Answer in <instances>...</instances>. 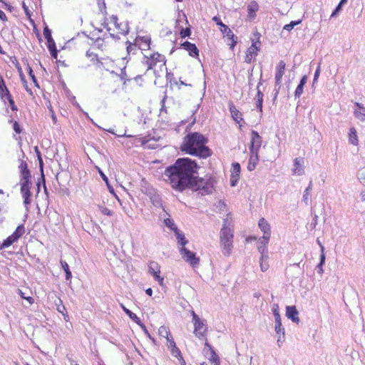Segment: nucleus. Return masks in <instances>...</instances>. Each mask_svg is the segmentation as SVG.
Listing matches in <instances>:
<instances>
[{"instance_id": "obj_1", "label": "nucleus", "mask_w": 365, "mask_h": 365, "mask_svg": "<svg viewBox=\"0 0 365 365\" xmlns=\"http://www.w3.org/2000/svg\"><path fill=\"white\" fill-rule=\"evenodd\" d=\"M197 165L189 158H179L175 163L168 167L164 172V177L172 188L182 192L187 189L193 180V175L197 173Z\"/></svg>"}, {"instance_id": "obj_2", "label": "nucleus", "mask_w": 365, "mask_h": 365, "mask_svg": "<svg viewBox=\"0 0 365 365\" xmlns=\"http://www.w3.org/2000/svg\"><path fill=\"white\" fill-rule=\"evenodd\" d=\"M207 139L202 134L195 132L187 135L183 142V150L192 155L206 158L211 155L210 149L205 145Z\"/></svg>"}, {"instance_id": "obj_3", "label": "nucleus", "mask_w": 365, "mask_h": 365, "mask_svg": "<svg viewBox=\"0 0 365 365\" xmlns=\"http://www.w3.org/2000/svg\"><path fill=\"white\" fill-rule=\"evenodd\" d=\"M233 229L232 228L231 221L228 218L223 220L222 227L220 232V245L222 254L228 257L232 252L233 248Z\"/></svg>"}, {"instance_id": "obj_4", "label": "nucleus", "mask_w": 365, "mask_h": 365, "mask_svg": "<svg viewBox=\"0 0 365 365\" xmlns=\"http://www.w3.org/2000/svg\"><path fill=\"white\" fill-rule=\"evenodd\" d=\"M215 182L216 181L212 177L198 178L195 175H193V180H192L190 185L187 188L194 191H199L202 195H209L214 191Z\"/></svg>"}, {"instance_id": "obj_5", "label": "nucleus", "mask_w": 365, "mask_h": 365, "mask_svg": "<svg viewBox=\"0 0 365 365\" xmlns=\"http://www.w3.org/2000/svg\"><path fill=\"white\" fill-rule=\"evenodd\" d=\"M192 322L194 324V334L198 338L204 337L207 331L205 321L202 320L195 312H192Z\"/></svg>"}, {"instance_id": "obj_6", "label": "nucleus", "mask_w": 365, "mask_h": 365, "mask_svg": "<svg viewBox=\"0 0 365 365\" xmlns=\"http://www.w3.org/2000/svg\"><path fill=\"white\" fill-rule=\"evenodd\" d=\"M165 63V58L158 53L150 54V56H145L142 63L147 66V71L152 69L158 63Z\"/></svg>"}, {"instance_id": "obj_7", "label": "nucleus", "mask_w": 365, "mask_h": 365, "mask_svg": "<svg viewBox=\"0 0 365 365\" xmlns=\"http://www.w3.org/2000/svg\"><path fill=\"white\" fill-rule=\"evenodd\" d=\"M21 193L24 198V204L26 207V209L28 210V206L31 204V193L30 192V185L31 181L29 180H21Z\"/></svg>"}, {"instance_id": "obj_8", "label": "nucleus", "mask_w": 365, "mask_h": 365, "mask_svg": "<svg viewBox=\"0 0 365 365\" xmlns=\"http://www.w3.org/2000/svg\"><path fill=\"white\" fill-rule=\"evenodd\" d=\"M285 63L283 61H280L277 66H276V73H275V85H274V98H277L279 91L281 88L282 79V76L284 74L285 71Z\"/></svg>"}, {"instance_id": "obj_9", "label": "nucleus", "mask_w": 365, "mask_h": 365, "mask_svg": "<svg viewBox=\"0 0 365 365\" xmlns=\"http://www.w3.org/2000/svg\"><path fill=\"white\" fill-rule=\"evenodd\" d=\"M180 253L182 258L192 267H195L199 264L200 258L196 257V253L188 250L185 247L180 249Z\"/></svg>"}, {"instance_id": "obj_10", "label": "nucleus", "mask_w": 365, "mask_h": 365, "mask_svg": "<svg viewBox=\"0 0 365 365\" xmlns=\"http://www.w3.org/2000/svg\"><path fill=\"white\" fill-rule=\"evenodd\" d=\"M258 225L260 230L264 232V235L259 239L260 242L264 245H267L271 235L270 225L264 218H261Z\"/></svg>"}, {"instance_id": "obj_11", "label": "nucleus", "mask_w": 365, "mask_h": 365, "mask_svg": "<svg viewBox=\"0 0 365 365\" xmlns=\"http://www.w3.org/2000/svg\"><path fill=\"white\" fill-rule=\"evenodd\" d=\"M212 20L216 22V24L217 25H219L220 26V31L225 36H227L228 38L232 40V43L231 44V48H233L235 46V45L236 44L237 41L235 40H234V38H235V35L233 34V32L231 31V29L227 26H226L225 24H224L222 21L220 20V19L217 16H214L212 18Z\"/></svg>"}, {"instance_id": "obj_12", "label": "nucleus", "mask_w": 365, "mask_h": 365, "mask_svg": "<svg viewBox=\"0 0 365 365\" xmlns=\"http://www.w3.org/2000/svg\"><path fill=\"white\" fill-rule=\"evenodd\" d=\"M251 135L252 140L251 145L250 146V151L251 154H256V153L258 152V150L261 146L262 138L259 133L255 130H252Z\"/></svg>"}, {"instance_id": "obj_13", "label": "nucleus", "mask_w": 365, "mask_h": 365, "mask_svg": "<svg viewBox=\"0 0 365 365\" xmlns=\"http://www.w3.org/2000/svg\"><path fill=\"white\" fill-rule=\"evenodd\" d=\"M304 162L303 158H296L294 160V168L292 169L293 175L301 176L304 174Z\"/></svg>"}, {"instance_id": "obj_14", "label": "nucleus", "mask_w": 365, "mask_h": 365, "mask_svg": "<svg viewBox=\"0 0 365 365\" xmlns=\"http://www.w3.org/2000/svg\"><path fill=\"white\" fill-rule=\"evenodd\" d=\"M240 173V165L238 163H235L232 164V169L231 171L230 176V185L234 187L236 185Z\"/></svg>"}, {"instance_id": "obj_15", "label": "nucleus", "mask_w": 365, "mask_h": 365, "mask_svg": "<svg viewBox=\"0 0 365 365\" xmlns=\"http://www.w3.org/2000/svg\"><path fill=\"white\" fill-rule=\"evenodd\" d=\"M299 312L295 306H287L286 308V316L292 322L299 324V318L298 317Z\"/></svg>"}, {"instance_id": "obj_16", "label": "nucleus", "mask_w": 365, "mask_h": 365, "mask_svg": "<svg viewBox=\"0 0 365 365\" xmlns=\"http://www.w3.org/2000/svg\"><path fill=\"white\" fill-rule=\"evenodd\" d=\"M123 310L125 312V313L129 316V317L133 320L136 324L140 325L143 329H145V331L148 335L150 336V334H148V331L146 330L145 326L142 324L140 319L139 317H137V315L134 313H133L130 309H127L123 304H120Z\"/></svg>"}, {"instance_id": "obj_17", "label": "nucleus", "mask_w": 365, "mask_h": 365, "mask_svg": "<svg viewBox=\"0 0 365 365\" xmlns=\"http://www.w3.org/2000/svg\"><path fill=\"white\" fill-rule=\"evenodd\" d=\"M182 47L189 52V55L196 57L199 55V50L197 46L189 41H185L181 44Z\"/></svg>"}, {"instance_id": "obj_18", "label": "nucleus", "mask_w": 365, "mask_h": 365, "mask_svg": "<svg viewBox=\"0 0 365 365\" xmlns=\"http://www.w3.org/2000/svg\"><path fill=\"white\" fill-rule=\"evenodd\" d=\"M19 170L21 174V180H29L31 178V173L27 168V163L25 161H21L19 165Z\"/></svg>"}, {"instance_id": "obj_19", "label": "nucleus", "mask_w": 365, "mask_h": 365, "mask_svg": "<svg viewBox=\"0 0 365 365\" xmlns=\"http://www.w3.org/2000/svg\"><path fill=\"white\" fill-rule=\"evenodd\" d=\"M230 111L232 114V117L237 123H239L242 120V113L232 103L230 104Z\"/></svg>"}, {"instance_id": "obj_20", "label": "nucleus", "mask_w": 365, "mask_h": 365, "mask_svg": "<svg viewBox=\"0 0 365 365\" xmlns=\"http://www.w3.org/2000/svg\"><path fill=\"white\" fill-rule=\"evenodd\" d=\"M258 161H259V158H258L257 153H256V154H251L250 159H249V163L247 165L248 170H250V171L254 170L256 168V165H257Z\"/></svg>"}, {"instance_id": "obj_21", "label": "nucleus", "mask_w": 365, "mask_h": 365, "mask_svg": "<svg viewBox=\"0 0 365 365\" xmlns=\"http://www.w3.org/2000/svg\"><path fill=\"white\" fill-rule=\"evenodd\" d=\"M307 78L306 76H304L301 81H300V83L297 86L296 90H295V92H294V96L295 98H299L301 96V95L303 93V89H304V85L306 84L307 83Z\"/></svg>"}, {"instance_id": "obj_22", "label": "nucleus", "mask_w": 365, "mask_h": 365, "mask_svg": "<svg viewBox=\"0 0 365 365\" xmlns=\"http://www.w3.org/2000/svg\"><path fill=\"white\" fill-rule=\"evenodd\" d=\"M349 141L354 145H357L359 143L356 130L354 128H351L349 133Z\"/></svg>"}, {"instance_id": "obj_23", "label": "nucleus", "mask_w": 365, "mask_h": 365, "mask_svg": "<svg viewBox=\"0 0 365 365\" xmlns=\"http://www.w3.org/2000/svg\"><path fill=\"white\" fill-rule=\"evenodd\" d=\"M170 349L172 356L175 358H178L180 360V365H185V361L182 356L181 351H180V349L177 346H175Z\"/></svg>"}, {"instance_id": "obj_24", "label": "nucleus", "mask_w": 365, "mask_h": 365, "mask_svg": "<svg viewBox=\"0 0 365 365\" xmlns=\"http://www.w3.org/2000/svg\"><path fill=\"white\" fill-rule=\"evenodd\" d=\"M148 272L150 274L160 273V267L158 262L151 261L148 264Z\"/></svg>"}, {"instance_id": "obj_25", "label": "nucleus", "mask_w": 365, "mask_h": 365, "mask_svg": "<svg viewBox=\"0 0 365 365\" xmlns=\"http://www.w3.org/2000/svg\"><path fill=\"white\" fill-rule=\"evenodd\" d=\"M25 232V228L24 225H19L14 233L11 235L13 238L17 241Z\"/></svg>"}, {"instance_id": "obj_26", "label": "nucleus", "mask_w": 365, "mask_h": 365, "mask_svg": "<svg viewBox=\"0 0 365 365\" xmlns=\"http://www.w3.org/2000/svg\"><path fill=\"white\" fill-rule=\"evenodd\" d=\"M10 94L9 91L8 90L4 81L3 78H1V84H0V96L2 99L5 101V98L6 96Z\"/></svg>"}, {"instance_id": "obj_27", "label": "nucleus", "mask_w": 365, "mask_h": 365, "mask_svg": "<svg viewBox=\"0 0 365 365\" xmlns=\"http://www.w3.org/2000/svg\"><path fill=\"white\" fill-rule=\"evenodd\" d=\"M48 42V48L51 52L52 57L54 58H57V51L56 48V44L53 38L47 40Z\"/></svg>"}, {"instance_id": "obj_28", "label": "nucleus", "mask_w": 365, "mask_h": 365, "mask_svg": "<svg viewBox=\"0 0 365 365\" xmlns=\"http://www.w3.org/2000/svg\"><path fill=\"white\" fill-rule=\"evenodd\" d=\"M175 234L178 240V242L182 245V247H184L185 245L188 242V241L185 239V235L180 232V230L177 228L174 230Z\"/></svg>"}, {"instance_id": "obj_29", "label": "nucleus", "mask_w": 365, "mask_h": 365, "mask_svg": "<svg viewBox=\"0 0 365 365\" xmlns=\"http://www.w3.org/2000/svg\"><path fill=\"white\" fill-rule=\"evenodd\" d=\"M257 43H260L259 41L253 42L252 45L247 48V53L251 56H256L259 48L257 46Z\"/></svg>"}, {"instance_id": "obj_30", "label": "nucleus", "mask_w": 365, "mask_h": 365, "mask_svg": "<svg viewBox=\"0 0 365 365\" xmlns=\"http://www.w3.org/2000/svg\"><path fill=\"white\" fill-rule=\"evenodd\" d=\"M249 16L252 18L255 16V11L258 10V4L255 1H252L247 6Z\"/></svg>"}, {"instance_id": "obj_31", "label": "nucleus", "mask_w": 365, "mask_h": 365, "mask_svg": "<svg viewBox=\"0 0 365 365\" xmlns=\"http://www.w3.org/2000/svg\"><path fill=\"white\" fill-rule=\"evenodd\" d=\"M274 330L277 334H282V338H284V335L285 334V331L282 326L281 319L275 320Z\"/></svg>"}, {"instance_id": "obj_32", "label": "nucleus", "mask_w": 365, "mask_h": 365, "mask_svg": "<svg viewBox=\"0 0 365 365\" xmlns=\"http://www.w3.org/2000/svg\"><path fill=\"white\" fill-rule=\"evenodd\" d=\"M61 264L62 269L66 272V280L71 279L72 277V274H71V272L69 269L68 264H67V262L66 261H63V260H61Z\"/></svg>"}, {"instance_id": "obj_33", "label": "nucleus", "mask_w": 365, "mask_h": 365, "mask_svg": "<svg viewBox=\"0 0 365 365\" xmlns=\"http://www.w3.org/2000/svg\"><path fill=\"white\" fill-rule=\"evenodd\" d=\"M312 190V182L310 181L308 187L305 189L303 195V201L306 205L309 204V195L310 194L311 190Z\"/></svg>"}, {"instance_id": "obj_34", "label": "nucleus", "mask_w": 365, "mask_h": 365, "mask_svg": "<svg viewBox=\"0 0 365 365\" xmlns=\"http://www.w3.org/2000/svg\"><path fill=\"white\" fill-rule=\"evenodd\" d=\"M94 46L102 51L105 49L106 46L105 38H98L94 42Z\"/></svg>"}, {"instance_id": "obj_35", "label": "nucleus", "mask_w": 365, "mask_h": 365, "mask_svg": "<svg viewBox=\"0 0 365 365\" xmlns=\"http://www.w3.org/2000/svg\"><path fill=\"white\" fill-rule=\"evenodd\" d=\"M16 242L11 235L9 236L2 243L0 247V250H3L4 248L9 247L14 242Z\"/></svg>"}, {"instance_id": "obj_36", "label": "nucleus", "mask_w": 365, "mask_h": 365, "mask_svg": "<svg viewBox=\"0 0 365 365\" xmlns=\"http://www.w3.org/2000/svg\"><path fill=\"white\" fill-rule=\"evenodd\" d=\"M209 360L211 363L214 364V365H220V359L214 349L210 351V356Z\"/></svg>"}, {"instance_id": "obj_37", "label": "nucleus", "mask_w": 365, "mask_h": 365, "mask_svg": "<svg viewBox=\"0 0 365 365\" xmlns=\"http://www.w3.org/2000/svg\"><path fill=\"white\" fill-rule=\"evenodd\" d=\"M158 334L160 336L168 338L170 336L169 329L165 326H161L158 329Z\"/></svg>"}, {"instance_id": "obj_38", "label": "nucleus", "mask_w": 365, "mask_h": 365, "mask_svg": "<svg viewBox=\"0 0 365 365\" xmlns=\"http://www.w3.org/2000/svg\"><path fill=\"white\" fill-rule=\"evenodd\" d=\"M35 150H36V155H37V157H38V162H39V167H40V170H41V177H42L43 180L44 181V175H43V160H42V158L41 156V153L38 150L37 147L35 148Z\"/></svg>"}, {"instance_id": "obj_39", "label": "nucleus", "mask_w": 365, "mask_h": 365, "mask_svg": "<svg viewBox=\"0 0 365 365\" xmlns=\"http://www.w3.org/2000/svg\"><path fill=\"white\" fill-rule=\"evenodd\" d=\"M164 223L168 227H169L170 230L173 231L178 228L175 225L174 221L170 217L165 218Z\"/></svg>"}, {"instance_id": "obj_40", "label": "nucleus", "mask_w": 365, "mask_h": 365, "mask_svg": "<svg viewBox=\"0 0 365 365\" xmlns=\"http://www.w3.org/2000/svg\"><path fill=\"white\" fill-rule=\"evenodd\" d=\"M141 41V49H145L146 48H150V38L147 36H143L140 38Z\"/></svg>"}, {"instance_id": "obj_41", "label": "nucleus", "mask_w": 365, "mask_h": 365, "mask_svg": "<svg viewBox=\"0 0 365 365\" xmlns=\"http://www.w3.org/2000/svg\"><path fill=\"white\" fill-rule=\"evenodd\" d=\"M357 177L359 181L365 185V167L361 168L357 173Z\"/></svg>"}, {"instance_id": "obj_42", "label": "nucleus", "mask_w": 365, "mask_h": 365, "mask_svg": "<svg viewBox=\"0 0 365 365\" xmlns=\"http://www.w3.org/2000/svg\"><path fill=\"white\" fill-rule=\"evenodd\" d=\"M354 115L361 122H365V111H359L358 110H355L354 111Z\"/></svg>"}, {"instance_id": "obj_43", "label": "nucleus", "mask_w": 365, "mask_h": 365, "mask_svg": "<svg viewBox=\"0 0 365 365\" xmlns=\"http://www.w3.org/2000/svg\"><path fill=\"white\" fill-rule=\"evenodd\" d=\"M119 28H117L120 33L121 34H123V35H125V34H128V32H129V27L128 26V24L125 23V24H119Z\"/></svg>"}, {"instance_id": "obj_44", "label": "nucleus", "mask_w": 365, "mask_h": 365, "mask_svg": "<svg viewBox=\"0 0 365 365\" xmlns=\"http://www.w3.org/2000/svg\"><path fill=\"white\" fill-rule=\"evenodd\" d=\"M301 22V20L291 21L289 24H286L283 29L286 31H290L295 26L299 24Z\"/></svg>"}, {"instance_id": "obj_45", "label": "nucleus", "mask_w": 365, "mask_h": 365, "mask_svg": "<svg viewBox=\"0 0 365 365\" xmlns=\"http://www.w3.org/2000/svg\"><path fill=\"white\" fill-rule=\"evenodd\" d=\"M98 209L101 211V212L103 215H108V216H112L113 215V212L110 210H109L108 207L99 205Z\"/></svg>"}, {"instance_id": "obj_46", "label": "nucleus", "mask_w": 365, "mask_h": 365, "mask_svg": "<svg viewBox=\"0 0 365 365\" xmlns=\"http://www.w3.org/2000/svg\"><path fill=\"white\" fill-rule=\"evenodd\" d=\"M320 247H321V255H320V262L319 264H318V267H322L324 264V261H325V254H324V246L319 242V241H318Z\"/></svg>"}, {"instance_id": "obj_47", "label": "nucleus", "mask_w": 365, "mask_h": 365, "mask_svg": "<svg viewBox=\"0 0 365 365\" xmlns=\"http://www.w3.org/2000/svg\"><path fill=\"white\" fill-rule=\"evenodd\" d=\"M272 311H273V314H274V320L281 319V317H280V314H279V306H278V304H274L273 305Z\"/></svg>"}, {"instance_id": "obj_48", "label": "nucleus", "mask_w": 365, "mask_h": 365, "mask_svg": "<svg viewBox=\"0 0 365 365\" xmlns=\"http://www.w3.org/2000/svg\"><path fill=\"white\" fill-rule=\"evenodd\" d=\"M57 307L56 309L58 312L64 314V312L66 311V307L63 305L62 301L58 299V303H56Z\"/></svg>"}, {"instance_id": "obj_49", "label": "nucleus", "mask_w": 365, "mask_h": 365, "mask_svg": "<svg viewBox=\"0 0 365 365\" xmlns=\"http://www.w3.org/2000/svg\"><path fill=\"white\" fill-rule=\"evenodd\" d=\"M259 242H260V240H259ZM259 245L258 246V250L259 252L261 253L262 255V259H264V257H267V256L264 255V252L266 251V245H263L262 244L261 242H259Z\"/></svg>"}, {"instance_id": "obj_50", "label": "nucleus", "mask_w": 365, "mask_h": 365, "mask_svg": "<svg viewBox=\"0 0 365 365\" xmlns=\"http://www.w3.org/2000/svg\"><path fill=\"white\" fill-rule=\"evenodd\" d=\"M150 199H151V200L153 202V204L155 206L158 207V206H161L162 205L161 200H160V199L158 195H155V196L152 197Z\"/></svg>"}, {"instance_id": "obj_51", "label": "nucleus", "mask_w": 365, "mask_h": 365, "mask_svg": "<svg viewBox=\"0 0 365 365\" xmlns=\"http://www.w3.org/2000/svg\"><path fill=\"white\" fill-rule=\"evenodd\" d=\"M166 339H167V346H168V349H171V348L176 346L175 342L173 338L172 337V336H168V338H166Z\"/></svg>"}, {"instance_id": "obj_52", "label": "nucleus", "mask_w": 365, "mask_h": 365, "mask_svg": "<svg viewBox=\"0 0 365 365\" xmlns=\"http://www.w3.org/2000/svg\"><path fill=\"white\" fill-rule=\"evenodd\" d=\"M7 99L9 101V103L11 106V110H17V108L16 107L15 104H14V101L11 96V94H9V96H6V98H5V100Z\"/></svg>"}, {"instance_id": "obj_53", "label": "nucleus", "mask_w": 365, "mask_h": 365, "mask_svg": "<svg viewBox=\"0 0 365 365\" xmlns=\"http://www.w3.org/2000/svg\"><path fill=\"white\" fill-rule=\"evenodd\" d=\"M43 35H44V37H45V38L46 40H49L51 38H53L52 36H51V31L47 26H46L43 29Z\"/></svg>"}, {"instance_id": "obj_54", "label": "nucleus", "mask_w": 365, "mask_h": 365, "mask_svg": "<svg viewBox=\"0 0 365 365\" xmlns=\"http://www.w3.org/2000/svg\"><path fill=\"white\" fill-rule=\"evenodd\" d=\"M154 279L159 283L160 286L163 285L164 278L160 276V273L151 274Z\"/></svg>"}, {"instance_id": "obj_55", "label": "nucleus", "mask_w": 365, "mask_h": 365, "mask_svg": "<svg viewBox=\"0 0 365 365\" xmlns=\"http://www.w3.org/2000/svg\"><path fill=\"white\" fill-rule=\"evenodd\" d=\"M167 99H168V96L166 95H165L161 101L160 112H163L164 111V112L167 113V108H166L165 105V103Z\"/></svg>"}, {"instance_id": "obj_56", "label": "nucleus", "mask_w": 365, "mask_h": 365, "mask_svg": "<svg viewBox=\"0 0 365 365\" xmlns=\"http://www.w3.org/2000/svg\"><path fill=\"white\" fill-rule=\"evenodd\" d=\"M191 34L190 29L189 28H186L185 29H182L180 32L181 37L185 38L189 36Z\"/></svg>"}, {"instance_id": "obj_57", "label": "nucleus", "mask_w": 365, "mask_h": 365, "mask_svg": "<svg viewBox=\"0 0 365 365\" xmlns=\"http://www.w3.org/2000/svg\"><path fill=\"white\" fill-rule=\"evenodd\" d=\"M342 6H343V4H341L339 3L338 4V6L336 7V9H334V11L332 12L331 17L336 16L338 15L339 12L341 11Z\"/></svg>"}, {"instance_id": "obj_58", "label": "nucleus", "mask_w": 365, "mask_h": 365, "mask_svg": "<svg viewBox=\"0 0 365 365\" xmlns=\"http://www.w3.org/2000/svg\"><path fill=\"white\" fill-rule=\"evenodd\" d=\"M269 265L267 262H264L263 259H261L260 269L262 272H265L268 269Z\"/></svg>"}, {"instance_id": "obj_59", "label": "nucleus", "mask_w": 365, "mask_h": 365, "mask_svg": "<svg viewBox=\"0 0 365 365\" xmlns=\"http://www.w3.org/2000/svg\"><path fill=\"white\" fill-rule=\"evenodd\" d=\"M136 50V46L135 44H132L129 43L128 46H127V51L128 53H130L131 52H134Z\"/></svg>"}, {"instance_id": "obj_60", "label": "nucleus", "mask_w": 365, "mask_h": 365, "mask_svg": "<svg viewBox=\"0 0 365 365\" xmlns=\"http://www.w3.org/2000/svg\"><path fill=\"white\" fill-rule=\"evenodd\" d=\"M262 102L263 101L257 100L256 107L260 113L262 112Z\"/></svg>"}, {"instance_id": "obj_61", "label": "nucleus", "mask_w": 365, "mask_h": 365, "mask_svg": "<svg viewBox=\"0 0 365 365\" xmlns=\"http://www.w3.org/2000/svg\"><path fill=\"white\" fill-rule=\"evenodd\" d=\"M317 220H318V216L317 215H315L314 216L312 222L311 223V227L312 228H315L316 225H317Z\"/></svg>"}, {"instance_id": "obj_62", "label": "nucleus", "mask_w": 365, "mask_h": 365, "mask_svg": "<svg viewBox=\"0 0 365 365\" xmlns=\"http://www.w3.org/2000/svg\"><path fill=\"white\" fill-rule=\"evenodd\" d=\"M111 21L115 25L116 28H119V24L118 23V17L116 16L113 15L111 16Z\"/></svg>"}, {"instance_id": "obj_63", "label": "nucleus", "mask_w": 365, "mask_h": 365, "mask_svg": "<svg viewBox=\"0 0 365 365\" xmlns=\"http://www.w3.org/2000/svg\"><path fill=\"white\" fill-rule=\"evenodd\" d=\"M263 96L262 92L257 88V100L263 101Z\"/></svg>"}, {"instance_id": "obj_64", "label": "nucleus", "mask_w": 365, "mask_h": 365, "mask_svg": "<svg viewBox=\"0 0 365 365\" xmlns=\"http://www.w3.org/2000/svg\"><path fill=\"white\" fill-rule=\"evenodd\" d=\"M355 106L359 108L358 110H359V111H365V107L364 106L363 104H361L360 103H358V102H356L355 103Z\"/></svg>"}]
</instances>
